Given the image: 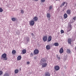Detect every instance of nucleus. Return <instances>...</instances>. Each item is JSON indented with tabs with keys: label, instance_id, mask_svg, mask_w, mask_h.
Wrapping results in <instances>:
<instances>
[{
	"label": "nucleus",
	"instance_id": "nucleus-1",
	"mask_svg": "<svg viewBox=\"0 0 76 76\" xmlns=\"http://www.w3.org/2000/svg\"><path fill=\"white\" fill-rule=\"evenodd\" d=\"M45 62H46V60L44 58H42L40 61V62L41 63H42V67H45L47 66L48 64Z\"/></svg>",
	"mask_w": 76,
	"mask_h": 76
},
{
	"label": "nucleus",
	"instance_id": "nucleus-2",
	"mask_svg": "<svg viewBox=\"0 0 76 76\" xmlns=\"http://www.w3.org/2000/svg\"><path fill=\"white\" fill-rule=\"evenodd\" d=\"M1 57L3 60L6 61L7 60V55L5 53L3 54L1 56Z\"/></svg>",
	"mask_w": 76,
	"mask_h": 76
},
{
	"label": "nucleus",
	"instance_id": "nucleus-3",
	"mask_svg": "<svg viewBox=\"0 0 76 76\" xmlns=\"http://www.w3.org/2000/svg\"><path fill=\"white\" fill-rule=\"evenodd\" d=\"M29 24L30 26H34L35 24V21L33 20H31L30 21Z\"/></svg>",
	"mask_w": 76,
	"mask_h": 76
},
{
	"label": "nucleus",
	"instance_id": "nucleus-4",
	"mask_svg": "<svg viewBox=\"0 0 76 76\" xmlns=\"http://www.w3.org/2000/svg\"><path fill=\"white\" fill-rule=\"evenodd\" d=\"M48 37V36H45L43 37V40L44 42H45L47 41V38Z\"/></svg>",
	"mask_w": 76,
	"mask_h": 76
},
{
	"label": "nucleus",
	"instance_id": "nucleus-5",
	"mask_svg": "<svg viewBox=\"0 0 76 76\" xmlns=\"http://www.w3.org/2000/svg\"><path fill=\"white\" fill-rule=\"evenodd\" d=\"M34 54H38L39 53V50L37 49L35 50L34 51Z\"/></svg>",
	"mask_w": 76,
	"mask_h": 76
},
{
	"label": "nucleus",
	"instance_id": "nucleus-6",
	"mask_svg": "<svg viewBox=\"0 0 76 76\" xmlns=\"http://www.w3.org/2000/svg\"><path fill=\"white\" fill-rule=\"evenodd\" d=\"M51 40H52V36H50L49 37L48 39V42H50Z\"/></svg>",
	"mask_w": 76,
	"mask_h": 76
},
{
	"label": "nucleus",
	"instance_id": "nucleus-7",
	"mask_svg": "<svg viewBox=\"0 0 76 76\" xmlns=\"http://www.w3.org/2000/svg\"><path fill=\"white\" fill-rule=\"evenodd\" d=\"M55 69L56 70V71H58V70H60V67L59 66L56 65L55 66Z\"/></svg>",
	"mask_w": 76,
	"mask_h": 76
},
{
	"label": "nucleus",
	"instance_id": "nucleus-8",
	"mask_svg": "<svg viewBox=\"0 0 76 76\" xmlns=\"http://www.w3.org/2000/svg\"><path fill=\"white\" fill-rule=\"evenodd\" d=\"M64 52L63 48L61 47L59 50V53L60 54H62Z\"/></svg>",
	"mask_w": 76,
	"mask_h": 76
},
{
	"label": "nucleus",
	"instance_id": "nucleus-9",
	"mask_svg": "<svg viewBox=\"0 0 76 76\" xmlns=\"http://www.w3.org/2000/svg\"><path fill=\"white\" fill-rule=\"evenodd\" d=\"M66 12L68 15H70V14H71V10H68L66 11Z\"/></svg>",
	"mask_w": 76,
	"mask_h": 76
},
{
	"label": "nucleus",
	"instance_id": "nucleus-10",
	"mask_svg": "<svg viewBox=\"0 0 76 76\" xmlns=\"http://www.w3.org/2000/svg\"><path fill=\"white\" fill-rule=\"evenodd\" d=\"M33 21L34 22H36L38 20V17H34L33 19Z\"/></svg>",
	"mask_w": 76,
	"mask_h": 76
},
{
	"label": "nucleus",
	"instance_id": "nucleus-11",
	"mask_svg": "<svg viewBox=\"0 0 76 76\" xmlns=\"http://www.w3.org/2000/svg\"><path fill=\"white\" fill-rule=\"evenodd\" d=\"M46 49L47 50H50V46L49 45H47L46 47Z\"/></svg>",
	"mask_w": 76,
	"mask_h": 76
},
{
	"label": "nucleus",
	"instance_id": "nucleus-12",
	"mask_svg": "<svg viewBox=\"0 0 76 76\" xmlns=\"http://www.w3.org/2000/svg\"><path fill=\"white\" fill-rule=\"evenodd\" d=\"M22 53H23V54H26V49L23 50H22Z\"/></svg>",
	"mask_w": 76,
	"mask_h": 76
},
{
	"label": "nucleus",
	"instance_id": "nucleus-13",
	"mask_svg": "<svg viewBox=\"0 0 76 76\" xmlns=\"http://www.w3.org/2000/svg\"><path fill=\"white\" fill-rule=\"evenodd\" d=\"M22 59V56H19L17 57V60H20Z\"/></svg>",
	"mask_w": 76,
	"mask_h": 76
},
{
	"label": "nucleus",
	"instance_id": "nucleus-14",
	"mask_svg": "<svg viewBox=\"0 0 76 76\" xmlns=\"http://www.w3.org/2000/svg\"><path fill=\"white\" fill-rule=\"evenodd\" d=\"M68 42L69 44H71V42H72V40H71V39L69 38L68 39Z\"/></svg>",
	"mask_w": 76,
	"mask_h": 76
},
{
	"label": "nucleus",
	"instance_id": "nucleus-15",
	"mask_svg": "<svg viewBox=\"0 0 76 76\" xmlns=\"http://www.w3.org/2000/svg\"><path fill=\"white\" fill-rule=\"evenodd\" d=\"M47 18H50V17H51V14H50L49 13H47Z\"/></svg>",
	"mask_w": 76,
	"mask_h": 76
},
{
	"label": "nucleus",
	"instance_id": "nucleus-16",
	"mask_svg": "<svg viewBox=\"0 0 76 76\" xmlns=\"http://www.w3.org/2000/svg\"><path fill=\"white\" fill-rule=\"evenodd\" d=\"M45 76H50V74L48 72H46L45 73Z\"/></svg>",
	"mask_w": 76,
	"mask_h": 76
},
{
	"label": "nucleus",
	"instance_id": "nucleus-17",
	"mask_svg": "<svg viewBox=\"0 0 76 76\" xmlns=\"http://www.w3.org/2000/svg\"><path fill=\"white\" fill-rule=\"evenodd\" d=\"M64 19H66V18H67V17L68 16L66 14H65L64 15Z\"/></svg>",
	"mask_w": 76,
	"mask_h": 76
},
{
	"label": "nucleus",
	"instance_id": "nucleus-18",
	"mask_svg": "<svg viewBox=\"0 0 76 76\" xmlns=\"http://www.w3.org/2000/svg\"><path fill=\"white\" fill-rule=\"evenodd\" d=\"M15 73L16 74H17L19 73V70L18 69H16L15 71Z\"/></svg>",
	"mask_w": 76,
	"mask_h": 76
},
{
	"label": "nucleus",
	"instance_id": "nucleus-19",
	"mask_svg": "<svg viewBox=\"0 0 76 76\" xmlns=\"http://www.w3.org/2000/svg\"><path fill=\"white\" fill-rule=\"evenodd\" d=\"M54 45L56 47H57L59 45V44H58V42H56L54 44Z\"/></svg>",
	"mask_w": 76,
	"mask_h": 76
},
{
	"label": "nucleus",
	"instance_id": "nucleus-20",
	"mask_svg": "<svg viewBox=\"0 0 76 76\" xmlns=\"http://www.w3.org/2000/svg\"><path fill=\"white\" fill-rule=\"evenodd\" d=\"M72 29V26H71V27L70 28H68L67 32H69L70 31H71V29Z\"/></svg>",
	"mask_w": 76,
	"mask_h": 76
},
{
	"label": "nucleus",
	"instance_id": "nucleus-21",
	"mask_svg": "<svg viewBox=\"0 0 76 76\" xmlns=\"http://www.w3.org/2000/svg\"><path fill=\"white\" fill-rule=\"evenodd\" d=\"M66 52L67 53H71V51H70V50L67 49Z\"/></svg>",
	"mask_w": 76,
	"mask_h": 76
},
{
	"label": "nucleus",
	"instance_id": "nucleus-22",
	"mask_svg": "<svg viewBox=\"0 0 76 76\" xmlns=\"http://www.w3.org/2000/svg\"><path fill=\"white\" fill-rule=\"evenodd\" d=\"M3 76H9V75L8 73H5L3 75Z\"/></svg>",
	"mask_w": 76,
	"mask_h": 76
},
{
	"label": "nucleus",
	"instance_id": "nucleus-23",
	"mask_svg": "<svg viewBox=\"0 0 76 76\" xmlns=\"http://www.w3.org/2000/svg\"><path fill=\"white\" fill-rule=\"evenodd\" d=\"M16 51L15 50H13L12 51V53L13 54H16Z\"/></svg>",
	"mask_w": 76,
	"mask_h": 76
},
{
	"label": "nucleus",
	"instance_id": "nucleus-24",
	"mask_svg": "<svg viewBox=\"0 0 76 76\" xmlns=\"http://www.w3.org/2000/svg\"><path fill=\"white\" fill-rule=\"evenodd\" d=\"M65 3H66L65 2H63L61 4V7H62V6H64Z\"/></svg>",
	"mask_w": 76,
	"mask_h": 76
},
{
	"label": "nucleus",
	"instance_id": "nucleus-25",
	"mask_svg": "<svg viewBox=\"0 0 76 76\" xmlns=\"http://www.w3.org/2000/svg\"><path fill=\"white\" fill-rule=\"evenodd\" d=\"M3 11V10L2 8H0V12H2Z\"/></svg>",
	"mask_w": 76,
	"mask_h": 76
},
{
	"label": "nucleus",
	"instance_id": "nucleus-26",
	"mask_svg": "<svg viewBox=\"0 0 76 76\" xmlns=\"http://www.w3.org/2000/svg\"><path fill=\"white\" fill-rule=\"evenodd\" d=\"M3 72L1 71H0V76H1V75H3Z\"/></svg>",
	"mask_w": 76,
	"mask_h": 76
},
{
	"label": "nucleus",
	"instance_id": "nucleus-27",
	"mask_svg": "<svg viewBox=\"0 0 76 76\" xmlns=\"http://www.w3.org/2000/svg\"><path fill=\"white\" fill-rule=\"evenodd\" d=\"M12 21H15L16 20V18H13L12 19Z\"/></svg>",
	"mask_w": 76,
	"mask_h": 76
},
{
	"label": "nucleus",
	"instance_id": "nucleus-28",
	"mask_svg": "<svg viewBox=\"0 0 76 76\" xmlns=\"http://www.w3.org/2000/svg\"><path fill=\"white\" fill-rule=\"evenodd\" d=\"M45 0H41V3H43L45 2Z\"/></svg>",
	"mask_w": 76,
	"mask_h": 76
},
{
	"label": "nucleus",
	"instance_id": "nucleus-29",
	"mask_svg": "<svg viewBox=\"0 0 76 76\" xmlns=\"http://www.w3.org/2000/svg\"><path fill=\"white\" fill-rule=\"evenodd\" d=\"M49 10H51V9H52V6H50L49 7Z\"/></svg>",
	"mask_w": 76,
	"mask_h": 76
},
{
	"label": "nucleus",
	"instance_id": "nucleus-30",
	"mask_svg": "<svg viewBox=\"0 0 76 76\" xmlns=\"http://www.w3.org/2000/svg\"><path fill=\"white\" fill-rule=\"evenodd\" d=\"M61 33L63 34V33H64V31H63V30H61Z\"/></svg>",
	"mask_w": 76,
	"mask_h": 76
},
{
	"label": "nucleus",
	"instance_id": "nucleus-31",
	"mask_svg": "<svg viewBox=\"0 0 76 76\" xmlns=\"http://www.w3.org/2000/svg\"><path fill=\"white\" fill-rule=\"evenodd\" d=\"M21 13H22V14L24 13V11L22 10H21Z\"/></svg>",
	"mask_w": 76,
	"mask_h": 76
},
{
	"label": "nucleus",
	"instance_id": "nucleus-32",
	"mask_svg": "<svg viewBox=\"0 0 76 76\" xmlns=\"http://www.w3.org/2000/svg\"><path fill=\"white\" fill-rule=\"evenodd\" d=\"M76 17H74L73 18V20H76Z\"/></svg>",
	"mask_w": 76,
	"mask_h": 76
},
{
	"label": "nucleus",
	"instance_id": "nucleus-33",
	"mask_svg": "<svg viewBox=\"0 0 76 76\" xmlns=\"http://www.w3.org/2000/svg\"><path fill=\"white\" fill-rule=\"evenodd\" d=\"M33 55H34V54L32 53H31L30 54V56H33Z\"/></svg>",
	"mask_w": 76,
	"mask_h": 76
},
{
	"label": "nucleus",
	"instance_id": "nucleus-34",
	"mask_svg": "<svg viewBox=\"0 0 76 76\" xmlns=\"http://www.w3.org/2000/svg\"><path fill=\"white\" fill-rule=\"evenodd\" d=\"M26 63L27 64H29L30 62H29V61H28V62H27Z\"/></svg>",
	"mask_w": 76,
	"mask_h": 76
},
{
	"label": "nucleus",
	"instance_id": "nucleus-35",
	"mask_svg": "<svg viewBox=\"0 0 76 76\" xmlns=\"http://www.w3.org/2000/svg\"><path fill=\"white\" fill-rule=\"evenodd\" d=\"M27 38L28 39H29V38L28 37H27Z\"/></svg>",
	"mask_w": 76,
	"mask_h": 76
},
{
	"label": "nucleus",
	"instance_id": "nucleus-36",
	"mask_svg": "<svg viewBox=\"0 0 76 76\" xmlns=\"http://www.w3.org/2000/svg\"><path fill=\"white\" fill-rule=\"evenodd\" d=\"M48 20H50V18H49V19H48Z\"/></svg>",
	"mask_w": 76,
	"mask_h": 76
},
{
	"label": "nucleus",
	"instance_id": "nucleus-37",
	"mask_svg": "<svg viewBox=\"0 0 76 76\" xmlns=\"http://www.w3.org/2000/svg\"><path fill=\"white\" fill-rule=\"evenodd\" d=\"M75 50H76V47H75Z\"/></svg>",
	"mask_w": 76,
	"mask_h": 76
},
{
	"label": "nucleus",
	"instance_id": "nucleus-38",
	"mask_svg": "<svg viewBox=\"0 0 76 76\" xmlns=\"http://www.w3.org/2000/svg\"><path fill=\"white\" fill-rule=\"evenodd\" d=\"M35 0V1H38V0Z\"/></svg>",
	"mask_w": 76,
	"mask_h": 76
},
{
	"label": "nucleus",
	"instance_id": "nucleus-39",
	"mask_svg": "<svg viewBox=\"0 0 76 76\" xmlns=\"http://www.w3.org/2000/svg\"><path fill=\"white\" fill-rule=\"evenodd\" d=\"M31 34H32V35H34V34L33 33H32Z\"/></svg>",
	"mask_w": 76,
	"mask_h": 76
},
{
	"label": "nucleus",
	"instance_id": "nucleus-40",
	"mask_svg": "<svg viewBox=\"0 0 76 76\" xmlns=\"http://www.w3.org/2000/svg\"><path fill=\"white\" fill-rule=\"evenodd\" d=\"M56 1H58V0H56Z\"/></svg>",
	"mask_w": 76,
	"mask_h": 76
},
{
	"label": "nucleus",
	"instance_id": "nucleus-41",
	"mask_svg": "<svg viewBox=\"0 0 76 76\" xmlns=\"http://www.w3.org/2000/svg\"><path fill=\"white\" fill-rule=\"evenodd\" d=\"M59 59H60V57L59 58Z\"/></svg>",
	"mask_w": 76,
	"mask_h": 76
},
{
	"label": "nucleus",
	"instance_id": "nucleus-42",
	"mask_svg": "<svg viewBox=\"0 0 76 76\" xmlns=\"http://www.w3.org/2000/svg\"><path fill=\"white\" fill-rule=\"evenodd\" d=\"M27 41H28V40H27Z\"/></svg>",
	"mask_w": 76,
	"mask_h": 76
},
{
	"label": "nucleus",
	"instance_id": "nucleus-43",
	"mask_svg": "<svg viewBox=\"0 0 76 76\" xmlns=\"http://www.w3.org/2000/svg\"><path fill=\"white\" fill-rule=\"evenodd\" d=\"M21 70V69H20V70Z\"/></svg>",
	"mask_w": 76,
	"mask_h": 76
}]
</instances>
